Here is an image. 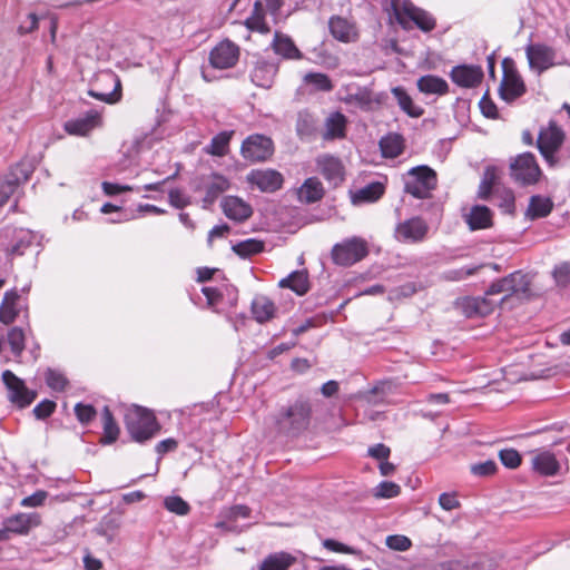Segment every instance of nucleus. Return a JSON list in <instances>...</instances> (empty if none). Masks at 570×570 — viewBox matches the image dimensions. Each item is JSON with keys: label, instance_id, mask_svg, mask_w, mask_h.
I'll return each mask as SVG.
<instances>
[{"label": "nucleus", "instance_id": "obj_1", "mask_svg": "<svg viewBox=\"0 0 570 570\" xmlns=\"http://www.w3.org/2000/svg\"><path fill=\"white\" fill-rule=\"evenodd\" d=\"M312 415L311 401L299 396L281 405L271 416V424L278 435L298 436L309 428Z\"/></svg>", "mask_w": 570, "mask_h": 570}, {"label": "nucleus", "instance_id": "obj_2", "mask_svg": "<svg viewBox=\"0 0 570 570\" xmlns=\"http://www.w3.org/2000/svg\"><path fill=\"white\" fill-rule=\"evenodd\" d=\"M564 138V131L554 120H550L548 126L539 130L535 146L548 167L556 168L563 164L560 150Z\"/></svg>", "mask_w": 570, "mask_h": 570}, {"label": "nucleus", "instance_id": "obj_3", "mask_svg": "<svg viewBox=\"0 0 570 570\" xmlns=\"http://www.w3.org/2000/svg\"><path fill=\"white\" fill-rule=\"evenodd\" d=\"M125 424L131 439L139 443L154 438L160 429L154 413L140 406L128 410Z\"/></svg>", "mask_w": 570, "mask_h": 570}, {"label": "nucleus", "instance_id": "obj_4", "mask_svg": "<svg viewBox=\"0 0 570 570\" xmlns=\"http://www.w3.org/2000/svg\"><path fill=\"white\" fill-rule=\"evenodd\" d=\"M509 171L511 179L522 187L538 184L543 175L535 156L529 151L511 158Z\"/></svg>", "mask_w": 570, "mask_h": 570}, {"label": "nucleus", "instance_id": "obj_5", "mask_svg": "<svg viewBox=\"0 0 570 570\" xmlns=\"http://www.w3.org/2000/svg\"><path fill=\"white\" fill-rule=\"evenodd\" d=\"M436 173L426 165L411 168L406 174L404 191L417 199L430 198L436 188Z\"/></svg>", "mask_w": 570, "mask_h": 570}, {"label": "nucleus", "instance_id": "obj_6", "mask_svg": "<svg viewBox=\"0 0 570 570\" xmlns=\"http://www.w3.org/2000/svg\"><path fill=\"white\" fill-rule=\"evenodd\" d=\"M531 278L528 274L520 271L513 272L505 277H502L491 284L485 292L487 295L504 294L501 299L503 303L509 296H517L519 298H530Z\"/></svg>", "mask_w": 570, "mask_h": 570}, {"label": "nucleus", "instance_id": "obj_7", "mask_svg": "<svg viewBox=\"0 0 570 570\" xmlns=\"http://www.w3.org/2000/svg\"><path fill=\"white\" fill-rule=\"evenodd\" d=\"M368 255V246L361 237H350L333 246L331 256L334 264L352 266Z\"/></svg>", "mask_w": 570, "mask_h": 570}, {"label": "nucleus", "instance_id": "obj_8", "mask_svg": "<svg viewBox=\"0 0 570 570\" xmlns=\"http://www.w3.org/2000/svg\"><path fill=\"white\" fill-rule=\"evenodd\" d=\"M240 154L250 163L266 161L274 154V142L267 136L254 134L243 141Z\"/></svg>", "mask_w": 570, "mask_h": 570}, {"label": "nucleus", "instance_id": "obj_9", "mask_svg": "<svg viewBox=\"0 0 570 570\" xmlns=\"http://www.w3.org/2000/svg\"><path fill=\"white\" fill-rule=\"evenodd\" d=\"M2 381L8 391V400L21 409L29 406L37 397V393L29 390L24 381L10 370L2 372Z\"/></svg>", "mask_w": 570, "mask_h": 570}, {"label": "nucleus", "instance_id": "obj_10", "mask_svg": "<svg viewBox=\"0 0 570 570\" xmlns=\"http://www.w3.org/2000/svg\"><path fill=\"white\" fill-rule=\"evenodd\" d=\"M317 171L333 187L345 180V166L341 158L331 154H321L315 158Z\"/></svg>", "mask_w": 570, "mask_h": 570}, {"label": "nucleus", "instance_id": "obj_11", "mask_svg": "<svg viewBox=\"0 0 570 570\" xmlns=\"http://www.w3.org/2000/svg\"><path fill=\"white\" fill-rule=\"evenodd\" d=\"M31 173V168L24 164H17L10 169L0 184V207L4 206L18 187L30 178Z\"/></svg>", "mask_w": 570, "mask_h": 570}, {"label": "nucleus", "instance_id": "obj_12", "mask_svg": "<svg viewBox=\"0 0 570 570\" xmlns=\"http://www.w3.org/2000/svg\"><path fill=\"white\" fill-rule=\"evenodd\" d=\"M429 232V225L421 217H412L400 223L395 228V237L403 243H420Z\"/></svg>", "mask_w": 570, "mask_h": 570}, {"label": "nucleus", "instance_id": "obj_13", "mask_svg": "<svg viewBox=\"0 0 570 570\" xmlns=\"http://www.w3.org/2000/svg\"><path fill=\"white\" fill-rule=\"evenodd\" d=\"M509 61H503V78L500 85V95L505 101H513L514 99L522 96L525 91L523 80L511 66H508Z\"/></svg>", "mask_w": 570, "mask_h": 570}, {"label": "nucleus", "instance_id": "obj_14", "mask_svg": "<svg viewBox=\"0 0 570 570\" xmlns=\"http://www.w3.org/2000/svg\"><path fill=\"white\" fill-rule=\"evenodd\" d=\"M239 58V48L229 40L219 42L209 53L210 65L216 69H228L236 65Z\"/></svg>", "mask_w": 570, "mask_h": 570}, {"label": "nucleus", "instance_id": "obj_15", "mask_svg": "<svg viewBox=\"0 0 570 570\" xmlns=\"http://www.w3.org/2000/svg\"><path fill=\"white\" fill-rule=\"evenodd\" d=\"M247 181L263 193H274L282 188L284 178L275 169H256L248 174Z\"/></svg>", "mask_w": 570, "mask_h": 570}, {"label": "nucleus", "instance_id": "obj_16", "mask_svg": "<svg viewBox=\"0 0 570 570\" xmlns=\"http://www.w3.org/2000/svg\"><path fill=\"white\" fill-rule=\"evenodd\" d=\"M100 126V114L96 110H90L78 118L66 121L63 128L69 135L87 136L90 131Z\"/></svg>", "mask_w": 570, "mask_h": 570}, {"label": "nucleus", "instance_id": "obj_17", "mask_svg": "<svg viewBox=\"0 0 570 570\" xmlns=\"http://www.w3.org/2000/svg\"><path fill=\"white\" fill-rule=\"evenodd\" d=\"M224 215L234 222L243 223L253 215L252 206L237 196H226L220 203Z\"/></svg>", "mask_w": 570, "mask_h": 570}, {"label": "nucleus", "instance_id": "obj_18", "mask_svg": "<svg viewBox=\"0 0 570 570\" xmlns=\"http://www.w3.org/2000/svg\"><path fill=\"white\" fill-rule=\"evenodd\" d=\"M527 58L532 69L542 72L553 65L554 50L546 45H529L525 48Z\"/></svg>", "mask_w": 570, "mask_h": 570}, {"label": "nucleus", "instance_id": "obj_19", "mask_svg": "<svg viewBox=\"0 0 570 570\" xmlns=\"http://www.w3.org/2000/svg\"><path fill=\"white\" fill-rule=\"evenodd\" d=\"M11 236V244L6 246V252L9 256L23 255L24 250L33 243L35 234L24 228L7 229L0 234V242L3 237Z\"/></svg>", "mask_w": 570, "mask_h": 570}, {"label": "nucleus", "instance_id": "obj_20", "mask_svg": "<svg viewBox=\"0 0 570 570\" xmlns=\"http://www.w3.org/2000/svg\"><path fill=\"white\" fill-rule=\"evenodd\" d=\"M41 522L42 519L38 512H20L4 520V524H8V530L19 535L28 534L32 529L39 527Z\"/></svg>", "mask_w": 570, "mask_h": 570}, {"label": "nucleus", "instance_id": "obj_21", "mask_svg": "<svg viewBox=\"0 0 570 570\" xmlns=\"http://www.w3.org/2000/svg\"><path fill=\"white\" fill-rule=\"evenodd\" d=\"M451 79L460 87L473 88L481 83L483 71L479 66L461 65L452 69Z\"/></svg>", "mask_w": 570, "mask_h": 570}, {"label": "nucleus", "instance_id": "obj_22", "mask_svg": "<svg viewBox=\"0 0 570 570\" xmlns=\"http://www.w3.org/2000/svg\"><path fill=\"white\" fill-rule=\"evenodd\" d=\"M347 118L340 111L331 112L324 122V140L343 139L346 136Z\"/></svg>", "mask_w": 570, "mask_h": 570}, {"label": "nucleus", "instance_id": "obj_23", "mask_svg": "<svg viewBox=\"0 0 570 570\" xmlns=\"http://www.w3.org/2000/svg\"><path fill=\"white\" fill-rule=\"evenodd\" d=\"M402 11L406 14L421 30L429 32L435 28L434 18L426 11L415 7L413 3L405 1Z\"/></svg>", "mask_w": 570, "mask_h": 570}, {"label": "nucleus", "instance_id": "obj_24", "mask_svg": "<svg viewBox=\"0 0 570 570\" xmlns=\"http://www.w3.org/2000/svg\"><path fill=\"white\" fill-rule=\"evenodd\" d=\"M343 101L362 110H370L374 99L372 91L366 87H348Z\"/></svg>", "mask_w": 570, "mask_h": 570}, {"label": "nucleus", "instance_id": "obj_25", "mask_svg": "<svg viewBox=\"0 0 570 570\" xmlns=\"http://www.w3.org/2000/svg\"><path fill=\"white\" fill-rule=\"evenodd\" d=\"M296 561L297 558L288 552H274L264 558L258 570H289Z\"/></svg>", "mask_w": 570, "mask_h": 570}, {"label": "nucleus", "instance_id": "obj_26", "mask_svg": "<svg viewBox=\"0 0 570 570\" xmlns=\"http://www.w3.org/2000/svg\"><path fill=\"white\" fill-rule=\"evenodd\" d=\"M532 468L542 475H554L559 471L560 464L553 453L540 451L532 456Z\"/></svg>", "mask_w": 570, "mask_h": 570}, {"label": "nucleus", "instance_id": "obj_27", "mask_svg": "<svg viewBox=\"0 0 570 570\" xmlns=\"http://www.w3.org/2000/svg\"><path fill=\"white\" fill-rule=\"evenodd\" d=\"M332 36L342 42H352L357 38L355 27L342 17H332L330 20Z\"/></svg>", "mask_w": 570, "mask_h": 570}, {"label": "nucleus", "instance_id": "obj_28", "mask_svg": "<svg viewBox=\"0 0 570 570\" xmlns=\"http://www.w3.org/2000/svg\"><path fill=\"white\" fill-rule=\"evenodd\" d=\"M323 184L316 177L307 178L298 188V199L305 204H313L321 200L324 196Z\"/></svg>", "mask_w": 570, "mask_h": 570}, {"label": "nucleus", "instance_id": "obj_29", "mask_svg": "<svg viewBox=\"0 0 570 570\" xmlns=\"http://www.w3.org/2000/svg\"><path fill=\"white\" fill-rule=\"evenodd\" d=\"M273 49L276 55L284 59L299 60L303 58L302 52L295 46L294 41L285 35L276 32L273 40Z\"/></svg>", "mask_w": 570, "mask_h": 570}, {"label": "nucleus", "instance_id": "obj_30", "mask_svg": "<svg viewBox=\"0 0 570 570\" xmlns=\"http://www.w3.org/2000/svg\"><path fill=\"white\" fill-rule=\"evenodd\" d=\"M470 229H484L492 226V213L487 206L475 205L465 216Z\"/></svg>", "mask_w": 570, "mask_h": 570}, {"label": "nucleus", "instance_id": "obj_31", "mask_svg": "<svg viewBox=\"0 0 570 570\" xmlns=\"http://www.w3.org/2000/svg\"><path fill=\"white\" fill-rule=\"evenodd\" d=\"M276 307L265 295H256L252 302V314L258 323L268 322L274 317Z\"/></svg>", "mask_w": 570, "mask_h": 570}, {"label": "nucleus", "instance_id": "obj_32", "mask_svg": "<svg viewBox=\"0 0 570 570\" xmlns=\"http://www.w3.org/2000/svg\"><path fill=\"white\" fill-rule=\"evenodd\" d=\"M417 88L421 92L426 95H445L449 91L448 82L438 76L426 75L417 80Z\"/></svg>", "mask_w": 570, "mask_h": 570}, {"label": "nucleus", "instance_id": "obj_33", "mask_svg": "<svg viewBox=\"0 0 570 570\" xmlns=\"http://www.w3.org/2000/svg\"><path fill=\"white\" fill-rule=\"evenodd\" d=\"M229 180L222 175H213L210 181L206 185V194L203 198L204 207H208L215 203L220 194L228 190Z\"/></svg>", "mask_w": 570, "mask_h": 570}, {"label": "nucleus", "instance_id": "obj_34", "mask_svg": "<svg viewBox=\"0 0 570 570\" xmlns=\"http://www.w3.org/2000/svg\"><path fill=\"white\" fill-rule=\"evenodd\" d=\"M553 208L551 198L534 195L530 198L525 215L530 219H538L548 216Z\"/></svg>", "mask_w": 570, "mask_h": 570}, {"label": "nucleus", "instance_id": "obj_35", "mask_svg": "<svg viewBox=\"0 0 570 570\" xmlns=\"http://www.w3.org/2000/svg\"><path fill=\"white\" fill-rule=\"evenodd\" d=\"M18 299L19 294L16 291H9L4 294L2 304L0 306V322L6 325L14 322L19 314V309L17 308Z\"/></svg>", "mask_w": 570, "mask_h": 570}, {"label": "nucleus", "instance_id": "obj_36", "mask_svg": "<svg viewBox=\"0 0 570 570\" xmlns=\"http://www.w3.org/2000/svg\"><path fill=\"white\" fill-rule=\"evenodd\" d=\"M403 138L399 134H389L381 138L380 148L385 158H396L403 153Z\"/></svg>", "mask_w": 570, "mask_h": 570}, {"label": "nucleus", "instance_id": "obj_37", "mask_svg": "<svg viewBox=\"0 0 570 570\" xmlns=\"http://www.w3.org/2000/svg\"><path fill=\"white\" fill-rule=\"evenodd\" d=\"M384 194V185L375 181L358 189L352 196L353 204L373 203Z\"/></svg>", "mask_w": 570, "mask_h": 570}, {"label": "nucleus", "instance_id": "obj_38", "mask_svg": "<svg viewBox=\"0 0 570 570\" xmlns=\"http://www.w3.org/2000/svg\"><path fill=\"white\" fill-rule=\"evenodd\" d=\"M281 287H288L298 295H304L308 291V276L306 272L296 271L286 278L279 281Z\"/></svg>", "mask_w": 570, "mask_h": 570}, {"label": "nucleus", "instance_id": "obj_39", "mask_svg": "<svg viewBox=\"0 0 570 570\" xmlns=\"http://www.w3.org/2000/svg\"><path fill=\"white\" fill-rule=\"evenodd\" d=\"M106 79L114 83V89L110 92H97L95 90H90L89 95L98 100L105 101L107 104L118 102L121 98V82L117 75L108 72L105 75Z\"/></svg>", "mask_w": 570, "mask_h": 570}, {"label": "nucleus", "instance_id": "obj_40", "mask_svg": "<svg viewBox=\"0 0 570 570\" xmlns=\"http://www.w3.org/2000/svg\"><path fill=\"white\" fill-rule=\"evenodd\" d=\"M245 26L249 30H252V31H257V32H261V33H268L269 32L271 29H269L268 24L265 21L264 8H263L262 2L256 1L254 3L253 12L246 19Z\"/></svg>", "mask_w": 570, "mask_h": 570}, {"label": "nucleus", "instance_id": "obj_41", "mask_svg": "<svg viewBox=\"0 0 570 570\" xmlns=\"http://www.w3.org/2000/svg\"><path fill=\"white\" fill-rule=\"evenodd\" d=\"M392 94L397 100L400 108L406 112L410 117H420L423 114V109L414 105L412 98L402 87H395L392 89Z\"/></svg>", "mask_w": 570, "mask_h": 570}, {"label": "nucleus", "instance_id": "obj_42", "mask_svg": "<svg viewBox=\"0 0 570 570\" xmlns=\"http://www.w3.org/2000/svg\"><path fill=\"white\" fill-rule=\"evenodd\" d=\"M102 425H104V435L100 440L102 444H111L114 443L119 435V428L114 420L112 413L108 406H105L102 410Z\"/></svg>", "mask_w": 570, "mask_h": 570}, {"label": "nucleus", "instance_id": "obj_43", "mask_svg": "<svg viewBox=\"0 0 570 570\" xmlns=\"http://www.w3.org/2000/svg\"><path fill=\"white\" fill-rule=\"evenodd\" d=\"M264 242L248 238L232 246L233 252L242 258H249L264 250Z\"/></svg>", "mask_w": 570, "mask_h": 570}, {"label": "nucleus", "instance_id": "obj_44", "mask_svg": "<svg viewBox=\"0 0 570 570\" xmlns=\"http://www.w3.org/2000/svg\"><path fill=\"white\" fill-rule=\"evenodd\" d=\"M234 131H222L214 136L206 147V153L213 156H225L228 153L229 141Z\"/></svg>", "mask_w": 570, "mask_h": 570}, {"label": "nucleus", "instance_id": "obj_45", "mask_svg": "<svg viewBox=\"0 0 570 570\" xmlns=\"http://www.w3.org/2000/svg\"><path fill=\"white\" fill-rule=\"evenodd\" d=\"M274 75L275 69L273 66L267 63H258L252 71L250 78L256 86L268 88L272 85Z\"/></svg>", "mask_w": 570, "mask_h": 570}, {"label": "nucleus", "instance_id": "obj_46", "mask_svg": "<svg viewBox=\"0 0 570 570\" xmlns=\"http://www.w3.org/2000/svg\"><path fill=\"white\" fill-rule=\"evenodd\" d=\"M303 80L316 91L328 92L334 87L328 76L322 72H307Z\"/></svg>", "mask_w": 570, "mask_h": 570}, {"label": "nucleus", "instance_id": "obj_47", "mask_svg": "<svg viewBox=\"0 0 570 570\" xmlns=\"http://www.w3.org/2000/svg\"><path fill=\"white\" fill-rule=\"evenodd\" d=\"M435 570H488L485 562L483 561H462V560H452L444 563H441L436 567Z\"/></svg>", "mask_w": 570, "mask_h": 570}, {"label": "nucleus", "instance_id": "obj_48", "mask_svg": "<svg viewBox=\"0 0 570 570\" xmlns=\"http://www.w3.org/2000/svg\"><path fill=\"white\" fill-rule=\"evenodd\" d=\"M26 335L21 327H12L8 332V343L16 357H20L24 350Z\"/></svg>", "mask_w": 570, "mask_h": 570}, {"label": "nucleus", "instance_id": "obj_49", "mask_svg": "<svg viewBox=\"0 0 570 570\" xmlns=\"http://www.w3.org/2000/svg\"><path fill=\"white\" fill-rule=\"evenodd\" d=\"M164 507L171 513L177 515H187L190 511V505L181 497L169 495L164 500Z\"/></svg>", "mask_w": 570, "mask_h": 570}, {"label": "nucleus", "instance_id": "obj_50", "mask_svg": "<svg viewBox=\"0 0 570 570\" xmlns=\"http://www.w3.org/2000/svg\"><path fill=\"white\" fill-rule=\"evenodd\" d=\"M401 488L394 482L383 481L373 490V495L379 499H391L400 494Z\"/></svg>", "mask_w": 570, "mask_h": 570}, {"label": "nucleus", "instance_id": "obj_51", "mask_svg": "<svg viewBox=\"0 0 570 570\" xmlns=\"http://www.w3.org/2000/svg\"><path fill=\"white\" fill-rule=\"evenodd\" d=\"M494 199L497 200V205L502 209L505 214H513L514 212V194L510 189H504L502 191H497L494 194Z\"/></svg>", "mask_w": 570, "mask_h": 570}, {"label": "nucleus", "instance_id": "obj_52", "mask_svg": "<svg viewBox=\"0 0 570 570\" xmlns=\"http://www.w3.org/2000/svg\"><path fill=\"white\" fill-rule=\"evenodd\" d=\"M385 544L391 550L403 552V551L409 550L412 547V541L406 535L392 534V535L386 537Z\"/></svg>", "mask_w": 570, "mask_h": 570}, {"label": "nucleus", "instance_id": "obj_53", "mask_svg": "<svg viewBox=\"0 0 570 570\" xmlns=\"http://www.w3.org/2000/svg\"><path fill=\"white\" fill-rule=\"evenodd\" d=\"M46 383L55 391H63L68 381L66 376L56 370L48 368L46 372Z\"/></svg>", "mask_w": 570, "mask_h": 570}, {"label": "nucleus", "instance_id": "obj_54", "mask_svg": "<svg viewBox=\"0 0 570 570\" xmlns=\"http://www.w3.org/2000/svg\"><path fill=\"white\" fill-rule=\"evenodd\" d=\"M499 458L501 463L509 468V469H515L521 464V455L520 453L514 449H503L499 452Z\"/></svg>", "mask_w": 570, "mask_h": 570}, {"label": "nucleus", "instance_id": "obj_55", "mask_svg": "<svg viewBox=\"0 0 570 570\" xmlns=\"http://www.w3.org/2000/svg\"><path fill=\"white\" fill-rule=\"evenodd\" d=\"M75 413H76L78 421L82 424H88L89 422H91L97 414V412L92 405L83 404V403L76 404Z\"/></svg>", "mask_w": 570, "mask_h": 570}, {"label": "nucleus", "instance_id": "obj_56", "mask_svg": "<svg viewBox=\"0 0 570 570\" xmlns=\"http://www.w3.org/2000/svg\"><path fill=\"white\" fill-rule=\"evenodd\" d=\"M495 471L497 463L493 460H487L484 462L471 465V472L476 476H489L494 474Z\"/></svg>", "mask_w": 570, "mask_h": 570}, {"label": "nucleus", "instance_id": "obj_57", "mask_svg": "<svg viewBox=\"0 0 570 570\" xmlns=\"http://www.w3.org/2000/svg\"><path fill=\"white\" fill-rule=\"evenodd\" d=\"M48 498V492L43 490H38L29 497H26L21 500L20 505L24 508H37L43 505L46 499Z\"/></svg>", "mask_w": 570, "mask_h": 570}, {"label": "nucleus", "instance_id": "obj_58", "mask_svg": "<svg viewBox=\"0 0 570 570\" xmlns=\"http://www.w3.org/2000/svg\"><path fill=\"white\" fill-rule=\"evenodd\" d=\"M553 277L559 286H567L570 283V264L562 263L556 266Z\"/></svg>", "mask_w": 570, "mask_h": 570}, {"label": "nucleus", "instance_id": "obj_59", "mask_svg": "<svg viewBox=\"0 0 570 570\" xmlns=\"http://www.w3.org/2000/svg\"><path fill=\"white\" fill-rule=\"evenodd\" d=\"M56 409V403L49 400H45L37 404L33 409V414L37 419L43 420L52 414Z\"/></svg>", "mask_w": 570, "mask_h": 570}, {"label": "nucleus", "instance_id": "obj_60", "mask_svg": "<svg viewBox=\"0 0 570 570\" xmlns=\"http://www.w3.org/2000/svg\"><path fill=\"white\" fill-rule=\"evenodd\" d=\"M250 515V509L247 505L244 504H237L234 507H230L226 513L225 518L228 521H236L238 518H248Z\"/></svg>", "mask_w": 570, "mask_h": 570}, {"label": "nucleus", "instance_id": "obj_61", "mask_svg": "<svg viewBox=\"0 0 570 570\" xmlns=\"http://www.w3.org/2000/svg\"><path fill=\"white\" fill-rule=\"evenodd\" d=\"M439 504L445 511H452V510L460 508V502L456 499L455 493L444 492V493L440 494Z\"/></svg>", "mask_w": 570, "mask_h": 570}, {"label": "nucleus", "instance_id": "obj_62", "mask_svg": "<svg viewBox=\"0 0 570 570\" xmlns=\"http://www.w3.org/2000/svg\"><path fill=\"white\" fill-rule=\"evenodd\" d=\"M120 525L119 520L105 517L101 522L99 523V527L97 528V532L101 535L108 537L110 540L111 537L108 534L109 531H116Z\"/></svg>", "mask_w": 570, "mask_h": 570}, {"label": "nucleus", "instance_id": "obj_63", "mask_svg": "<svg viewBox=\"0 0 570 570\" xmlns=\"http://www.w3.org/2000/svg\"><path fill=\"white\" fill-rule=\"evenodd\" d=\"M367 452L370 456L383 461L389 459L391 450L385 444L379 443L375 444L374 446H371Z\"/></svg>", "mask_w": 570, "mask_h": 570}, {"label": "nucleus", "instance_id": "obj_64", "mask_svg": "<svg viewBox=\"0 0 570 570\" xmlns=\"http://www.w3.org/2000/svg\"><path fill=\"white\" fill-rule=\"evenodd\" d=\"M461 308L468 317L479 316V309L475 297H468L461 302Z\"/></svg>", "mask_w": 570, "mask_h": 570}]
</instances>
